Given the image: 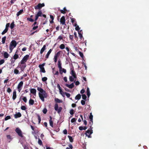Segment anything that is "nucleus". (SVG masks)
Returning <instances> with one entry per match:
<instances>
[{"mask_svg": "<svg viewBox=\"0 0 149 149\" xmlns=\"http://www.w3.org/2000/svg\"><path fill=\"white\" fill-rule=\"evenodd\" d=\"M21 109L23 110H25L26 109V108L25 106H22L21 107Z\"/></svg>", "mask_w": 149, "mask_h": 149, "instance_id": "5fc2aeb1", "label": "nucleus"}, {"mask_svg": "<svg viewBox=\"0 0 149 149\" xmlns=\"http://www.w3.org/2000/svg\"><path fill=\"white\" fill-rule=\"evenodd\" d=\"M81 98V95L80 94L77 95L75 97L76 100H79Z\"/></svg>", "mask_w": 149, "mask_h": 149, "instance_id": "393cba45", "label": "nucleus"}, {"mask_svg": "<svg viewBox=\"0 0 149 149\" xmlns=\"http://www.w3.org/2000/svg\"><path fill=\"white\" fill-rule=\"evenodd\" d=\"M93 116L92 115V113H90V115L89 116V118L90 120L91 121H92L93 120Z\"/></svg>", "mask_w": 149, "mask_h": 149, "instance_id": "72a5a7b5", "label": "nucleus"}, {"mask_svg": "<svg viewBox=\"0 0 149 149\" xmlns=\"http://www.w3.org/2000/svg\"><path fill=\"white\" fill-rule=\"evenodd\" d=\"M76 120L75 118H73L71 119V121L72 123H73L75 122Z\"/></svg>", "mask_w": 149, "mask_h": 149, "instance_id": "052dcab7", "label": "nucleus"}, {"mask_svg": "<svg viewBox=\"0 0 149 149\" xmlns=\"http://www.w3.org/2000/svg\"><path fill=\"white\" fill-rule=\"evenodd\" d=\"M70 113L71 115H73L74 113V110L73 109L70 110Z\"/></svg>", "mask_w": 149, "mask_h": 149, "instance_id": "6e6d98bb", "label": "nucleus"}, {"mask_svg": "<svg viewBox=\"0 0 149 149\" xmlns=\"http://www.w3.org/2000/svg\"><path fill=\"white\" fill-rule=\"evenodd\" d=\"M62 53V52L61 51H59L55 54L54 56L58 58Z\"/></svg>", "mask_w": 149, "mask_h": 149, "instance_id": "5701e85b", "label": "nucleus"}, {"mask_svg": "<svg viewBox=\"0 0 149 149\" xmlns=\"http://www.w3.org/2000/svg\"><path fill=\"white\" fill-rule=\"evenodd\" d=\"M10 116H8L5 118V120H7L9 119H10Z\"/></svg>", "mask_w": 149, "mask_h": 149, "instance_id": "3c124183", "label": "nucleus"}, {"mask_svg": "<svg viewBox=\"0 0 149 149\" xmlns=\"http://www.w3.org/2000/svg\"><path fill=\"white\" fill-rule=\"evenodd\" d=\"M11 91H12L11 90L9 87H8V88L7 90V92L8 93H10V92H11Z\"/></svg>", "mask_w": 149, "mask_h": 149, "instance_id": "e2e57ef3", "label": "nucleus"}, {"mask_svg": "<svg viewBox=\"0 0 149 149\" xmlns=\"http://www.w3.org/2000/svg\"><path fill=\"white\" fill-rule=\"evenodd\" d=\"M38 27V26H34L32 28V29L33 30H34L37 29Z\"/></svg>", "mask_w": 149, "mask_h": 149, "instance_id": "69168bd1", "label": "nucleus"}, {"mask_svg": "<svg viewBox=\"0 0 149 149\" xmlns=\"http://www.w3.org/2000/svg\"><path fill=\"white\" fill-rule=\"evenodd\" d=\"M65 17L64 16H62L60 19V22L61 24L62 25H66L65 24Z\"/></svg>", "mask_w": 149, "mask_h": 149, "instance_id": "1a4fd4ad", "label": "nucleus"}, {"mask_svg": "<svg viewBox=\"0 0 149 149\" xmlns=\"http://www.w3.org/2000/svg\"><path fill=\"white\" fill-rule=\"evenodd\" d=\"M58 67L59 68V70L62 69V68L61 67V61L60 60H59L58 62Z\"/></svg>", "mask_w": 149, "mask_h": 149, "instance_id": "a211bd4d", "label": "nucleus"}, {"mask_svg": "<svg viewBox=\"0 0 149 149\" xmlns=\"http://www.w3.org/2000/svg\"><path fill=\"white\" fill-rule=\"evenodd\" d=\"M9 56V55L6 52H4L3 54V56L5 58H8Z\"/></svg>", "mask_w": 149, "mask_h": 149, "instance_id": "aec40b11", "label": "nucleus"}, {"mask_svg": "<svg viewBox=\"0 0 149 149\" xmlns=\"http://www.w3.org/2000/svg\"><path fill=\"white\" fill-rule=\"evenodd\" d=\"M68 137L69 138L70 141L71 142H72L73 141V139L72 137L69 135H68Z\"/></svg>", "mask_w": 149, "mask_h": 149, "instance_id": "cd10ccee", "label": "nucleus"}, {"mask_svg": "<svg viewBox=\"0 0 149 149\" xmlns=\"http://www.w3.org/2000/svg\"><path fill=\"white\" fill-rule=\"evenodd\" d=\"M45 6V4L44 3L42 4L39 3L35 7V9H40L42 7Z\"/></svg>", "mask_w": 149, "mask_h": 149, "instance_id": "6e6552de", "label": "nucleus"}, {"mask_svg": "<svg viewBox=\"0 0 149 149\" xmlns=\"http://www.w3.org/2000/svg\"><path fill=\"white\" fill-rule=\"evenodd\" d=\"M29 57V55H26L24 56L20 61V64L22 65L24 64L27 61Z\"/></svg>", "mask_w": 149, "mask_h": 149, "instance_id": "20e7f679", "label": "nucleus"}, {"mask_svg": "<svg viewBox=\"0 0 149 149\" xmlns=\"http://www.w3.org/2000/svg\"><path fill=\"white\" fill-rule=\"evenodd\" d=\"M14 72L15 74H17L19 73V70L16 69H14Z\"/></svg>", "mask_w": 149, "mask_h": 149, "instance_id": "f704fd0d", "label": "nucleus"}, {"mask_svg": "<svg viewBox=\"0 0 149 149\" xmlns=\"http://www.w3.org/2000/svg\"><path fill=\"white\" fill-rule=\"evenodd\" d=\"M23 82L22 81H20L18 84L17 86V88H20L22 86Z\"/></svg>", "mask_w": 149, "mask_h": 149, "instance_id": "412c9836", "label": "nucleus"}, {"mask_svg": "<svg viewBox=\"0 0 149 149\" xmlns=\"http://www.w3.org/2000/svg\"><path fill=\"white\" fill-rule=\"evenodd\" d=\"M15 26V24H14V22H13L10 24V28L11 29H13L14 28V26Z\"/></svg>", "mask_w": 149, "mask_h": 149, "instance_id": "c85d7f7f", "label": "nucleus"}, {"mask_svg": "<svg viewBox=\"0 0 149 149\" xmlns=\"http://www.w3.org/2000/svg\"><path fill=\"white\" fill-rule=\"evenodd\" d=\"M71 74L72 76H73L76 74L75 72L74 71V69L72 70L71 71Z\"/></svg>", "mask_w": 149, "mask_h": 149, "instance_id": "4c0bfd02", "label": "nucleus"}, {"mask_svg": "<svg viewBox=\"0 0 149 149\" xmlns=\"http://www.w3.org/2000/svg\"><path fill=\"white\" fill-rule=\"evenodd\" d=\"M19 58V56L18 54L17 51H16L15 53L13 56V58L15 60H16Z\"/></svg>", "mask_w": 149, "mask_h": 149, "instance_id": "dca6fc26", "label": "nucleus"}, {"mask_svg": "<svg viewBox=\"0 0 149 149\" xmlns=\"http://www.w3.org/2000/svg\"><path fill=\"white\" fill-rule=\"evenodd\" d=\"M21 114L20 112H18L14 115L15 118H19L21 116Z\"/></svg>", "mask_w": 149, "mask_h": 149, "instance_id": "2eb2a0df", "label": "nucleus"}, {"mask_svg": "<svg viewBox=\"0 0 149 149\" xmlns=\"http://www.w3.org/2000/svg\"><path fill=\"white\" fill-rule=\"evenodd\" d=\"M42 13L41 11L39 10L37 12L36 15L35 16V18L34 20L35 21H36L39 17L42 16Z\"/></svg>", "mask_w": 149, "mask_h": 149, "instance_id": "0eeeda50", "label": "nucleus"}, {"mask_svg": "<svg viewBox=\"0 0 149 149\" xmlns=\"http://www.w3.org/2000/svg\"><path fill=\"white\" fill-rule=\"evenodd\" d=\"M49 118H50V120H49V123L50 125L52 127H53V121L52 120V117L51 116H50Z\"/></svg>", "mask_w": 149, "mask_h": 149, "instance_id": "6ab92c4d", "label": "nucleus"}, {"mask_svg": "<svg viewBox=\"0 0 149 149\" xmlns=\"http://www.w3.org/2000/svg\"><path fill=\"white\" fill-rule=\"evenodd\" d=\"M21 65V64L19 65L21 71H23L24 70L25 68L26 67V65L25 63L22 64V65Z\"/></svg>", "mask_w": 149, "mask_h": 149, "instance_id": "9b49d317", "label": "nucleus"}, {"mask_svg": "<svg viewBox=\"0 0 149 149\" xmlns=\"http://www.w3.org/2000/svg\"><path fill=\"white\" fill-rule=\"evenodd\" d=\"M46 49V46L45 45H43V47L41 49L40 53L41 54H42L43 52Z\"/></svg>", "mask_w": 149, "mask_h": 149, "instance_id": "ddd939ff", "label": "nucleus"}, {"mask_svg": "<svg viewBox=\"0 0 149 149\" xmlns=\"http://www.w3.org/2000/svg\"><path fill=\"white\" fill-rule=\"evenodd\" d=\"M34 102V100L32 99H30L29 101V104L30 105H33Z\"/></svg>", "mask_w": 149, "mask_h": 149, "instance_id": "4be33fe9", "label": "nucleus"}, {"mask_svg": "<svg viewBox=\"0 0 149 149\" xmlns=\"http://www.w3.org/2000/svg\"><path fill=\"white\" fill-rule=\"evenodd\" d=\"M37 116H38V122H39V123H40L41 120V118L40 117V116L39 115H38Z\"/></svg>", "mask_w": 149, "mask_h": 149, "instance_id": "4d7b16f0", "label": "nucleus"}, {"mask_svg": "<svg viewBox=\"0 0 149 149\" xmlns=\"http://www.w3.org/2000/svg\"><path fill=\"white\" fill-rule=\"evenodd\" d=\"M37 90L39 91L38 95L40 98L42 102H44V98H47V94L45 91L41 87H38Z\"/></svg>", "mask_w": 149, "mask_h": 149, "instance_id": "f257e3e1", "label": "nucleus"}, {"mask_svg": "<svg viewBox=\"0 0 149 149\" xmlns=\"http://www.w3.org/2000/svg\"><path fill=\"white\" fill-rule=\"evenodd\" d=\"M55 101L58 103H61V100L58 98H56L55 99Z\"/></svg>", "mask_w": 149, "mask_h": 149, "instance_id": "864d4df0", "label": "nucleus"}, {"mask_svg": "<svg viewBox=\"0 0 149 149\" xmlns=\"http://www.w3.org/2000/svg\"><path fill=\"white\" fill-rule=\"evenodd\" d=\"M59 48L61 49H63L65 48V45L63 44H61Z\"/></svg>", "mask_w": 149, "mask_h": 149, "instance_id": "2f4dec72", "label": "nucleus"}, {"mask_svg": "<svg viewBox=\"0 0 149 149\" xmlns=\"http://www.w3.org/2000/svg\"><path fill=\"white\" fill-rule=\"evenodd\" d=\"M47 78L46 77H44L42 78V81L43 82L46 81L47 80Z\"/></svg>", "mask_w": 149, "mask_h": 149, "instance_id": "37998d69", "label": "nucleus"}, {"mask_svg": "<svg viewBox=\"0 0 149 149\" xmlns=\"http://www.w3.org/2000/svg\"><path fill=\"white\" fill-rule=\"evenodd\" d=\"M38 143L40 146L43 145L42 142L39 138L38 139Z\"/></svg>", "mask_w": 149, "mask_h": 149, "instance_id": "7c9ffc66", "label": "nucleus"}, {"mask_svg": "<svg viewBox=\"0 0 149 149\" xmlns=\"http://www.w3.org/2000/svg\"><path fill=\"white\" fill-rule=\"evenodd\" d=\"M89 125H90V127H92V125H93V120L92 121H91L89 122Z\"/></svg>", "mask_w": 149, "mask_h": 149, "instance_id": "0e129e2a", "label": "nucleus"}, {"mask_svg": "<svg viewBox=\"0 0 149 149\" xmlns=\"http://www.w3.org/2000/svg\"><path fill=\"white\" fill-rule=\"evenodd\" d=\"M22 100L25 102L26 103L27 102V100L26 97H23L22 98Z\"/></svg>", "mask_w": 149, "mask_h": 149, "instance_id": "a18cd8bd", "label": "nucleus"}, {"mask_svg": "<svg viewBox=\"0 0 149 149\" xmlns=\"http://www.w3.org/2000/svg\"><path fill=\"white\" fill-rule=\"evenodd\" d=\"M69 148L67 147L66 149H72L73 148V146L72 144H70L69 145Z\"/></svg>", "mask_w": 149, "mask_h": 149, "instance_id": "c03bdc74", "label": "nucleus"}, {"mask_svg": "<svg viewBox=\"0 0 149 149\" xmlns=\"http://www.w3.org/2000/svg\"><path fill=\"white\" fill-rule=\"evenodd\" d=\"M60 93L63 96H64L65 93H64L62 91V89H61L60 90H59Z\"/></svg>", "mask_w": 149, "mask_h": 149, "instance_id": "c9c22d12", "label": "nucleus"}, {"mask_svg": "<svg viewBox=\"0 0 149 149\" xmlns=\"http://www.w3.org/2000/svg\"><path fill=\"white\" fill-rule=\"evenodd\" d=\"M75 29L76 31H79V29H80V28L78 26H76Z\"/></svg>", "mask_w": 149, "mask_h": 149, "instance_id": "774afa93", "label": "nucleus"}, {"mask_svg": "<svg viewBox=\"0 0 149 149\" xmlns=\"http://www.w3.org/2000/svg\"><path fill=\"white\" fill-rule=\"evenodd\" d=\"M81 103L83 105H85V101L83 100H81Z\"/></svg>", "mask_w": 149, "mask_h": 149, "instance_id": "bf43d9fd", "label": "nucleus"}, {"mask_svg": "<svg viewBox=\"0 0 149 149\" xmlns=\"http://www.w3.org/2000/svg\"><path fill=\"white\" fill-rule=\"evenodd\" d=\"M58 10L60 11L61 13L62 14H64L66 13L65 12V11L64 10H60L59 8H58Z\"/></svg>", "mask_w": 149, "mask_h": 149, "instance_id": "79ce46f5", "label": "nucleus"}, {"mask_svg": "<svg viewBox=\"0 0 149 149\" xmlns=\"http://www.w3.org/2000/svg\"><path fill=\"white\" fill-rule=\"evenodd\" d=\"M65 95L67 97L69 98L70 96V94L68 93L65 92Z\"/></svg>", "mask_w": 149, "mask_h": 149, "instance_id": "09e8293b", "label": "nucleus"}, {"mask_svg": "<svg viewBox=\"0 0 149 149\" xmlns=\"http://www.w3.org/2000/svg\"><path fill=\"white\" fill-rule=\"evenodd\" d=\"M31 93L33 95H34L36 96V90L34 88H31L30 89Z\"/></svg>", "mask_w": 149, "mask_h": 149, "instance_id": "9d476101", "label": "nucleus"}, {"mask_svg": "<svg viewBox=\"0 0 149 149\" xmlns=\"http://www.w3.org/2000/svg\"><path fill=\"white\" fill-rule=\"evenodd\" d=\"M93 127H91L89 129L86 131L85 134L88 138H91V135L93 133Z\"/></svg>", "mask_w": 149, "mask_h": 149, "instance_id": "7ed1b4c3", "label": "nucleus"}, {"mask_svg": "<svg viewBox=\"0 0 149 149\" xmlns=\"http://www.w3.org/2000/svg\"><path fill=\"white\" fill-rule=\"evenodd\" d=\"M45 63H43L42 64H40L39 65V67L40 68V69H42V68H44V66L45 65Z\"/></svg>", "mask_w": 149, "mask_h": 149, "instance_id": "473e14b6", "label": "nucleus"}, {"mask_svg": "<svg viewBox=\"0 0 149 149\" xmlns=\"http://www.w3.org/2000/svg\"><path fill=\"white\" fill-rule=\"evenodd\" d=\"M70 81H73L74 80V78L72 76H70L69 77Z\"/></svg>", "mask_w": 149, "mask_h": 149, "instance_id": "603ef678", "label": "nucleus"}, {"mask_svg": "<svg viewBox=\"0 0 149 149\" xmlns=\"http://www.w3.org/2000/svg\"><path fill=\"white\" fill-rule=\"evenodd\" d=\"M52 51V49H50L49 50V51H48V52L47 54H46V55L45 56V58H49V56L50 54V53H51Z\"/></svg>", "mask_w": 149, "mask_h": 149, "instance_id": "f3484780", "label": "nucleus"}, {"mask_svg": "<svg viewBox=\"0 0 149 149\" xmlns=\"http://www.w3.org/2000/svg\"><path fill=\"white\" fill-rule=\"evenodd\" d=\"M27 20L31 22H33L34 20L31 18V17H28L27 18Z\"/></svg>", "mask_w": 149, "mask_h": 149, "instance_id": "e433bc0d", "label": "nucleus"}, {"mask_svg": "<svg viewBox=\"0 0 149 149\" xmlns=\"http://www.w3.org/2000/svg\"><path fill=\"white\" fill-rule=\"evenodd\" d=\"M17 45V43L16 41L14 40H12L10 43L9 45V49L11 52L13 49Z\"/></svg>", "mask_w": 149, "mask_h": 149, "instance_id": "f03ea898", "label": "nucleus"}, {"mask_svg": "<svg viewBox=\"0 0 149 149\" xmlns=\"http://www.w3.org/2000/svg\"><path fill=\"white\" fill-rule=\"evenodd\" d=\"M8 29L5 28V29L2 32L1 34L2 35H4L5 33H6L8 31Z\"/></svg>", "mask_w": 149, "mask_h": 149, "instance_id": "c756f323", "label": "nucleus"}, {"mask_svg": "<svg viewBox=\"0 0 149 149\" xmlns=\"http://www.w3.org/2000/svg\"><path fill=\"white\" fill-rule=\"evenodd\" d=\"M82 96V99L84 100H86L87 98L86 95L85 94H83Z\"/></svg>", "mask_w": 149, "mask_h": 149, "instance_id": "ea45409f", "label": "nucleus"}, {"mask_svg": "<svg viewBox=\"0 0 149 149\" xmlns=\"http://www.w3.org/2000/svg\"><path fill=\"white\" fill-rule=\"evenodd\" d=\"M6 137H7V139H9L10 140L9 141V142H10V140H11L12 139V138H11V136L10 135H7L6 136Z\"/></svg>", "mask_w": 149, "mask_h": 149, "instance_id": "58836bf2", "label": "nucleus"}, {"mask_svg": "<svg viewBox=\"0 0 149 149\" xmlns=\"http://www.w3.org/2000/svg\"><path fill=\"white\" fill-rule=\"evenodd\" d=\"M65 86L68 88L71 89L73 88L74 86V83H72L70 85L66 84H65Z\"/></svg>", "mask_w": 149, "mask_h": 149, "instance_id": "f8f14e48", "label": "nucleus"}, {"mask_svg": "<svg viewBox=\"0 0 149 149\" xmlns=\"http://www.w3.org/2000/svg\"><path fill=\"white\" fill-rule=\"evenodd\" d=\"M42 112L44 114H46L47 112V110L46 108H44L42 110Z\"/></svg>", "mask_w": 149, "mask_h": 149, "instance_id": "de8ad7c7", "label": "nucleus"}, {"mask_svg": "<svg viewBox=\"0 0 149 149\" xmlns=\"http://www.w3.org/2000/svg\"><path fill=\"white\" fill-rule=\"evenodd\" d=\"M6 36H4L2 38V44H4L5 42V41H6Z\"/></svg>", "mask_w": 149, "mask_h": 149, "instance_id": "bb28decb", "label": "nucleus"}, {"mask_svg": "<svg viewBox=\"0 0 149 149\" xmlns=\"http://www.w3.org/2000/svg\"><path fill=\"white\" fill-rule=\"evenodd\" d=\"M54 109L56 111H57V112L58 113H59L61 111L62 108L61 107L58 108V104H56L55 105Z\"/></svg>", "mask_w": 149, "mask_h": 149, "instance_id": "423d86ee", "label": "nucleus"}, {"mask_svg": "<svg viewBox=\"0 0 149 149\" xmlns=\"http://www.w3.org/2000/svg\"><path fill=\"white\" fill-rule=\"evenodd\" d=\"M5 62V61L3 59H1L0 60V65L2 64Z\"/></svg>", "mask_w": 149, "mask_h": 149, "instance_id": "13d9d810", "label": "nucleus"}, {"mask_svg": "<svg viewBox=\"0 0 149 149\" xmlns=\"http://www.w3.org/2000/svg\"><path fill=\"white\" fill-rule=\"evenodd\" d=\"M23 12V10L22 9L20 10L19 11H18L17 14V15L18 16L21 14Z\"/></svg>", "mask_w": 149, "mask_h": 149, "instance_id": "a878e982", "label": "nucleus"}, {"mask_svg": "<svg viewBox=\"0 0 149 149\" xmlns=\"http://www.w3.org/2000/svg\"><path fill=\"white\" fill-rule=\"evenodd\" d=\"M57 58H58L56 57H54V61L55 63H56L57 62Z\"/></svg>", "mask_w": 149, "mask_h": 149, "instance_id": "338daca9", "label": "nucleus"}, {"mask_svg": "<svg viewBox=\"0 0 149 149\" xmlns=\"http://www.w3.org/2000/svg\"><path fill=\"white\" fill-rule=\"evenodd\" d=\"M40 72H42L43 73H45L46 72V71H45L44 68H42V69H40Z\"/></svg>", "mask_w": 149, "mask_h": 149, "instance_id": "a19ab883", "label": "nucleus"}, {"mask_svg": "<svg viewBox=\"0 0 149 149\" xmlns=\"http://www.w3.org/2000/svg\"><path fill=\"white\" fill-rule=\"evenodd\" d=\"M17 97L16 92L15 90L13 91V95L12 97V99L13 100H15L16 98Z\"/></svg>", "mask_w": 149, "mask_h": 149, "instance_id": "4468645a", "label": "nucleus"}, {"mask_svg": "<svg viewBox=\"0 0 149 149\" xmlns=\"http://www.w3.org/2000/svg\"><path fill=\"white\" fill-rule=\"evenodd\" d=\"M71 22L73 24L75 21V19L74 18H71Z\"/></svg>", "mask_w": 149, "mask_h": 149, "instance_id": "680f3d73", "label": "nucleus"}, {"mask_svg": "<svg viewBox=\"0 0 149 149\" xmlns=\"http://www.w3.org/2000/svg\"><path fill=\"white\" fill-rule=\"evenodd\" d=\"M15 131L20 137L22 138H23L24 137L22 132L19 128L17 127L16 128L15 130Z\"/></svg>", "mask_w": 149, "mask_h": 149, "instance_id": "39448f33", "label": "nucleus"}, {"mask_svg": "<svg viewBox=\"0 0 149 149\" xmlns=\"http://www.w3.org/2000/svg\"><path fill=\"white\" fill-rule=\"evenodd\" d=\"M86 93H87V95L88 97H89V96L90 95V93L89 90V89L88 87H87L86 89Z\"/></svg>", "mask_w": 149, "mask_h": 149, "instance_id": "b1692460", "label": "nucleus"}, {"mask_svg": "<svg viewBox=\"0 0 149 149\" xmlns=\"http://www.w3.org/2000/svg\"><path fill=\"white\" fill-rule=\"evenodd\" d=\"M78 34H79V38L81 40H82V38H83V36H82V34H81L79 32L78 33Z\"/></svg>", "mask_w": 149, "mask_h": 149, "instance_id": "49530a36", "label": "nucleus"}, {"mask_svg": "<svg viewBox=\"0 0 149 149\" xmlns=\"http://www.w3.org/2000/svg\"><path fill=\"white\" fill-rule=\"evenodd\" d=\"M79 54L80 56L82 58H84V55L83 53L79 51Z\"/></svg>", "mask_w": 149, "mask_h": 149, "instance_id": "8fccbe9b", "label": "nucleus"}]
</instances>
